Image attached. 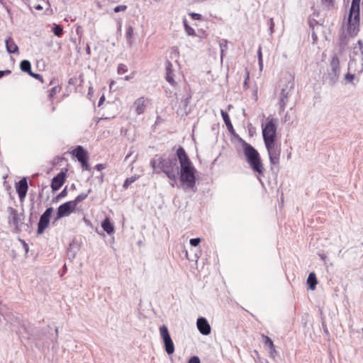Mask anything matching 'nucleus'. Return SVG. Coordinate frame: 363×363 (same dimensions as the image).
Wrapping results in <instances>:
<instances>
[{
    "instance_id": "obj_7",
    "label": "nucleus",
    "mask_w": 363,
    "mask_h": 363,
    "mask_svg": "<svg viewBox=\"0 0 363 363\" xmlns=\"http://www.w3.org/2000/svg\"><path fill=\"white\" fill-rule=\"evenodd\" d=\"M348 70L354 73H361L363 71V50H353L348 63Z\"/></svg>"
},
{
    "instance_id": "obj_34",
    "label": "nucleus",
    "mask_w": 363,
    "mask_h": 363,
    "mask_svg": "<svg viewBox=\"0 0 363 363\" xmlns=\"http://www.w3.org/2000/svg\"><path fill=\"white\" fill-rule=\"evenodd\" d=\"M60 91V88L57 86H54L52 88L50 93V98L52 99L58 91Z\"/></svg>"
},
{
    "instance_id": "obj_8",
    "label": "nucleus",
    "mask_w": 363,
    "mask_h": 363,
    "mask_svg": "<svg viewBox=\"0 0 363 363\" xmlns=\"http://www.w3.org/2000/svg\"><path fill=\"white\" fill-rule=\"evenodd\" d=\"M160 333L164 344L165 351L168 354H172L174 352V345L170 337L168 329L164 325L160 328Z\"/></svg>"
},
{
    "instance_id": "obj_13",
    "label": "nucleus",
    "mask_w": 363,
    "mask_h": 363,
    "mask_svg": "<svg viewBox=\"0 0 363 363\" xmlns=\"http://www.w3.org/2000/svg\"><path fill=\"white\" fill-rule=\"evenodd\" d=\"M16 189L20 200L21 201H23L26 196L28 189L26 179L23 178L22 179H21L19 182L16 184Z\"/></svg>"
},
{
    "instance_id": "obj_23",
    "label": "nucleus",
    "mask_w": 363,
    "mask_h": 363,
    "mask_svg": "<svg viewBox=\"0 0 363 363\" xmlns=\"http://www.w3.org/2000/svg\"><path fill=\"white\" fill-rule=\"evenodd\" d=\"M20 67L23 72H27L28 74L32 72L30 62L28 60H23L21 62Z\"/></svg>"
},
{
    "instance_id": "obj_32",
    "label": "nucleus",
    "mask_w": 363,
    "mask_h": 363,
    "mask_svg": "<svg viewBox=\"0 0 363 363\" xmlns=\"http://www.w3.org/2000/svg\"><path fill=\"white\" fill-rule=\"evenodd\" d=\"M30 7L36 11H42L43 9V6L41 4H35L30 2Z\"/></svg>"
},
{
    "instance_id": "obj_39",
    "label": "nucleus",
    "mask_w": 363,
    "mask_h": 363,
    "mask_svg": "<svg viewBox=\"0 0 363 363\" xmlns=\"http://www.w3.org/2000/svg\"><path fill=\"white\" fill-rule=\"evenodd\" d=\"M29 75H30V76H31V77H34V78H35V79H37L40 80L42 82H43V78H42L41 75H40V74H35V73H33V72H31L29 74Z\"/></svg>"
},
{
    "instance_id": "obj_47",
    "label": "nucleus",
    "mask_w": 363,
    "mask_h": 363,
    "mask_svg": "<svg viewBox=\"0 0 363 363\" xmlns=\"http://www.w3.org/2000/svg\"><path fill=\"white\" fill-rule=\"evenodd\" d=\"M105 168L104 165L102 164H99L96 166V169L98 170V171H101L102 169H104Z\"/></svg>"
},
{
    "instance_id": "obj_31",
    "label": "nucleus",
    "mask_w": 363,
    "mask_h": 363,
    "mask_svg": "<svg viewBox=\"0 0 363 363\" xmlns=\"http://www.w3.org/2000/svg\"><path fill=\"white\" fill-rule=\"evenodd\" d=\"M184 26L185 30L189 35H195V30L191 27H190L186 23H184Z\"/></svg>"
},
{
    "instance_id": "obj_10",
    "label": "nucleus",
    "mask_w": 363,
    "mask_h": 363,
    "mask_svg": "<svg viewBox=\"0 0 363 363\" xmlns=\"http://www.w3.org/2000/svg\"><path fill=\"white\" fill-rule=\"evenodd\" d=\"M330 67V72H329V76L333 82H335L340 74V61L336 55L332 57Z\"/></svg>"
},
{
    "instance_id": "obj_35",
    "label": "nucleus",
    "mask_w": 363,
    "mask_h": 363,
    "mask_svg": "<svg viewBox=\"0 0 363 363\" xmlns=\"http://www.w3.org/2000/svg\"><path fill=\"white\" fill-rule=\"evenodd\" d=\"M52 208L50 207V208H48L46 209V211L43 213V216L46 217V218H50V217L52 215Z\"/></svg>"
},
{
    "instance_id": "obj_40",
    "label": "nucleus",
    "mask_w": 363,
    "mask_h": 363,
    "mask_svg": "<svg viewBox=\"0 0 363 363\" xmlns=\"http://www.w3.org/2000/svg\"><path fill=\"white\" fill-rule=\"evenodd\" d=\"M189 363H200V359L197 356H194L190 358Z\"/></svg>"
},
{
    "instance_id": "obj_59",
    "label": "nucleus",
    "mask_w": 363,
    "mask_h": 363,
    "mask_svg": "<svg viewBox=\"0 0 363 363\" xmlns=\"http://www.w3.org/2000/svg\"><path fill=\"white\" fill-rule=\"evenodd\" d=\"M313 38L315 39V35L314 34H313Z\"/></svg>"
},
{
    "instance_id": "obj_38",
    "label": "nucleus",
    "mask_w": 363,
    "mask_h": 363,
    "mask_svg": "<svg viewBox=\"0 0 363 363\" xmlns=\"http://www.w3.org/2000/svg\"><path fill=\"white\" fill-rule=\"evenodd\" d=\"M354 74H352V73H350L348 72L346 76H345V79L346 80H348L349 82H352V80L354 79Z\"/></svg>"
},
{
    "instance_id": "obj_46",
    "label": "nucleus",
    "mask_w": 363,
    "mask_h": 363,
    "mask_svg": "<svg viewBox=\"0 0 363 363\" xmlns=\"http://www.w3.org/2000/svg\"><path fill=\"white\" fill-rule=\"evenodd\" d=\"M67 195V189L66 188L65 189H63L60 193V194L58 195V197H63V196H65Z\"/></svg>"
},
{
    "instance_id": "obj_37",
    "label": "nucleus",
    "mask_w": 363,
    "mask_h": 363,
    "mask_svg": "<svg viewBox=\"0 0 363 363\" xmlns=\"http://www.w3.org/2000/svg\"><path fill=\"white\" fill-rule=\"evenodd\" d=\"M189 16L194 20H201V15L199 13H189Z\"/></svg>"
},
{
    "instance_id": "obj_24",
    "label": "nucleus",
    "mask_w": 363,
    "mask_h": 363,
    "mask_svg": "<svg viewBox=\"0 0 363 363\" xmlns=\"http://www.w3.org/2000/svg\"><path fill=\"white\" fill-rule=\"evenodd\" d=\"M91 191V189H89L87 193H82V194H80L79 195H78L74 200L73 201H71L72 202H73L74 203V206H77V205L84 201L89 195V194H90Z\"/></svg>"
},
{
    "instance_id": "obj_4",
    "label": "nucleus",
    "mask_w": 363,
    "mask_h": 363,
    "mask_svg": "<svg viewBox=\"0 0 363 363\" xmlns=\"http://www.w3.org/2000/svg\"><path fill=\"white\" fill-rule=\"evenodd\" d=\"M360 1L361 0H352L347 18V32L351 36H354L359 30Z\"/></svg>"
},
{
    "instance_id": "obj_52",
    "label": "nucleus",
    "mask_w": 363,
    "mask_h": 363,
    "mask_svg": "<svg viewBox=\"0 0 363 363\" xmlns=\"http://www.w3.org/2000/svg\"><path fill=\"white\" fill-rule=\"evenodd\" d=\"M86 51L87 54H90V47H89V45L86 46Z\"/></svg>"
},
{
    "instance_id": "obj_26",
    "label": "nucleus",
    "mask_w": 363,
    "mask_h": 363,
    "mask_svg": "<svg viewBox=\"0 0 363 363\" xmlns=\"http://www.w3.org/2000/svg\"><path fill=\"white\" fill-rule=\"evenodd\" d=\"M227 44H228V41L226 40H222L219 43L220 48L221 60H223L224 52L227 49Z\"/></svg>"
},
{
    "instance_id": "obj_57",
    "label": "nucleus",
    "mask_w": 363,
    "mask_h": 363,
    "mask_svg": "<svg viewBox=\"0 0 363 363\" xmlns=\"http://www.w3.org/2000/svg\"><path fill=\"white\" fill-rule=\"evenodd\" d=\"M42 3H43V4H45V5L47 4V3H46L45 1H42Z\"/></svg>"
},
{
    "instance_id": "obj_2",
    "label": "nucleus",
    "mask_w": 363,
    "mask_h": 363,
    "mask_svg": "<svg viewBox=\"0 0 363 363\" xmlns=\"http://www.w3.org/2000/svg\"><path fill=\"white\" fill-rule=\"evenodd\" d=\"M155 173L164 172L171 180L175 182L179 175V167L175 158L155 157L150 161Z\"/></svg>"
},
{
    "instance_id": "obj_56",
    "label": "nucleus",
    "mask_w": 363,
    "mask_h": 363,
    "mask_svg": "<svg viewBox=\"0 0 363 363\" xmlns=\"http://www.w3.org/2000/svg\"><path fill=\"white\" fill-rule=\"evenodd\" d=\"M103 100H104V97H101V98L100 99V101H99V105H100V104H101V103L103 101Z\"/></svg>"
},
{
    "instance_id": "obj_17",
    "label": "nucleus",
    "mask_w": 363,
    "mask_h": 363,
    "mask_svg": "<svg viewBox=\"0 0 363 363\" xmlns=\"http://www.w3.org/2000/svg\"><path fill=\"white\" fill-rule=\"evenodd\" d=\"M74 155L80 163H84V160H88L87 152L82 147L78 146L73 150Z\"/></svg>"
},
{
    "instance_id": "obj_1",
    "label": "nucleus",
    "mask_w": 363,
    "mask_h": 363,
    "mask_svg": "<svg viewBox=\"0 0 363 363\" xmlns=\"http://www.w3.org/2000/svg\"><path fill=\"white\" fill-rule=\"evenodd\" d=\"M177 156L180 164L179 171L180 184L184 190H191L195 192L196 188V169L189 160L185 150L180 147L177 151Z\"/></svg>"
},
{
    "instance_id": "obj_50",
    "label": "nucleus",
    "mask_w": 363,
    "mask_h": 363,
    "mask_svg": "<svg viewBox=\"0 0 363 363\" xmlns=\"http://www.w3.org/2000/svg\"><path fill=\"white\" fill-rule=\"evenodd\" d=\"M319 256H320V259L322 260H325V259H326V255H324V254H319Z\"/></svg>"
},
{
    "instance_id": "obj_15",
    "label": "nucleus",
    "mask_w": 363,
    "mask_h": 363,
    "mask_svg": "<svg viewBox=\"0 0 363 363\" xmlns=\"http://www.w3.org/2000/svg\"><path fill=\"white\" fill-rule=\"evenodd\" d=\"M199 331L204 335L211 333V326L205 318H199L196 322Z\"/></svg>"
},
{
    "instance_id": "obj_58",
    "label": "nucleus",
    "mask_w": 363,
    "mask_h": 363,
    "mask_svg": "<svg viewBox=\"0 0 363 363\" xmlns=\"http://www.w3.org/2000/svg\"><path fill=\"white\" fill-rule=\"evenodd\" d=\"M55 333H58V328H56L55 329Z\"/></svg>"
},
{
    "instance_id": "obj_48",
    "label": "nucleus",
    "mask_w": 363,
    "mask_h": 363,
    "mask_svg": "<svg viewBox=\"0 0 363 363\" xmlns=\"http://www.w3.org/2000/svg\"><path fill=\"white\" fill-rule=\"evenodd\" d=\"M249 80V73L247 72V76H246V78L245 79V82H244V86H247V81Z\"/></svg>"
},
{
    "instance_id": "obj_12",
    "label": "nucleus",
    "mask_w": 363,
    "mask_h": 363,
    "mask_svg": "<svg viewBox=\"0 0 363 363\" xmlns=\"http://www.w3.org/2000/svg\"><path fill=\"white\" fill-rule=\"evenodd\" d=\"M149 101L148 98L141 96L134 101L133 108L138 115H140L145 112Z\"/></svg>"
},
{
    "instance_id": "obj_55",
    "label": "nucleus",
    "mask_w": 363,
    "mask_h": 363,
    "mask_svg": "<svg viewBox=\"0 0 363 363\" xmlns=\"http://www.w3.org/2000/svg\"><path fill=\"white\" fill-rule=\"evenodd\" d=\"M115 84V82L114 81H111V83H110V88L111 89L113 85Z\"/></svg>"
},
{
    "instance_id": "obj_16",
    "label": "nucleus",
    "mask_w": 363,
    "mask_h": 363,
    "mask_svg": "<svg viewBox=\"0 0 363 363\" xmlns=\"http://www.w3.org/2000/svg\"><path fill=\"white\" fill-rule=\"evenodd\" d=\"M65 181V174L61 172L52 179L51 188L53 191H57Z\"/></svg>"
},
{
    "instance_id": "obj_41",
    "label": "nucleus",
    "mask_w": 363,
    "mask_h": 363,
    "mask_svg": "<svg viewBox=\"0 0 363 363\" xmlns=\"http://www.w3.org/2000/svg\"><path fill=\"white\" fill-rule=\"evenodd\" d=\"M269 350H270V351H269L270 356L273 358L275 357V356L277 354V352L275 350L274 346L272 348H269Z\"/></svg>"
},
{
    "instance_id": "obj_27",
    "label": "nucleus",
    "mask_w": 363,
    "mask_h": 363,
    "mask_svg": "<svg viewBox=\"0 0 363 363\" xmlns=\"http://www.w3.org/2000/svg\"><path fill=\"white\" fill-rule=\"evenodd\" d=\"M52 32L54 33V34L55 35L60 37V36H61L62 35L63 29H62V28L60 25H55L52 28Z\"/></svg>"
},
{
    "instance_id": "obj_43",
    "label": "nucleus",
    "mask_w": 363,
    "mask_h": 363,
    "mask_svg": "<svg viewBox=\"0 0 363 363\" xmlns=\"http://www.w3.org/2000/svg\"><path fill=\"white\" fill-rule=\"evenodd\" d=\"M257 57H258V61L262 60V51H261V48H259V49L257 50Z\"/></svg>"
},
{
    "instance_id": "obj_36",
    "label": "nucleus",
    "mask_w": 363,
    "mask_h": 363,
    "mask_svg": "<svg viewBox=\"0 0 363 363\" xmlns=\"http://www.w3.org/2000/svg\"><path fill=\"white\" fill-rule=\"evenodd\" d=\"M127 9V6H125V5H120V6H118L116 7H115L114 9V11L116 13H118V12H120V11H125Z\"/></svg>"
},
{
    "instance_id": "obj_28",
    "label": "nucleus",
    "mask_w": 363,
    "mask_h": 363,
    "mask_svg": "<svg viewBox=\"0 0 363 363\" xmlns=\"http://www.w3.org/2000/svg\"><path fill=\"white\" fill-rule=\"evenodd\" d=\"M137 179V177H129V178H127L123 185V188L125 189H127L128 186L133 183L135 180Z\"/></svg>"
},
{
    "instance_id": "obj_29",
    "label": "nucleus",
    "mask_w": 363,
    "mask_h": 363,
    "mask_svg": "<svg viewBox=\"0 0 363 363\" xmlns=\"http://www.w3.org/2000/svg\"><path fill=\"white\" fill-rule=\"evenodd\" d=\"M262 338L264 340L265 345H267L269 348H272L274 346L273 341L268 336L263 335Z\"/></svg>"
},
{
    "instance_id": "obj_14",
    "label": "nucleus",
    "mask_w": 363,
    "mask_h": 363,
    "mask_svg": "<svg viewBox=\"0 0 363 363\" xmlns=\"http://www.w3.org/2000/svg\"><path fill=\"white\" fill-rule=\"evenodd\" d=\"M175 72L176 70L173 67V65L171 64V62L169 61L167 62L165 79L172 86H175L177 84L175 81Z\"/></svg>"
},
{
    "instance_id": "obj_49",
    "label": "nucleus",
    "mask_w": 363,
    "mask_h": 363,
    "mask_svg": "<svg viewBox=\"0 0 363 363\" xmlns=\"http://www.w3.org/2000/svg\"><path fill=\"white\" fill-rule=\"evenodd\" d=\"M259 69L262 70L263 67V60L262 61H258Z\"/></svg>"
},
{
    "instance_id": "obj_11",
    "label": "nucleus",
    "mask_w": 363,
    "mask_h": 363,
    "mask_svg": "<svg viewBox=\"0 0 363 363\" xmlns=\"http://www.w3.org/2000/svg\"><path fill=\"white\" fill-rule=\"evenodd\" d=\"M75 208L74 203L71 201L60 205L57 208V219L68 216L74 211Z\"/></svg>"
},
{
    "instance_id": "obj_6",
    "label": "nucleus",
    "mask_w": 363,
    "mask_h": 363,
    "mask_svg": "<svg viewBox=\"0 0 363 363\" xmlns=\"http://www.w3.org/2000/svg\"><path fill=\"white\" fill-rule=\"evenodd\" d=\"M276 133V121L274 118H267L265 125H262V135L264 144L275 143Z\"/></svg>"
},
{
    "instance_id": "obj_25",
    "label": "nucleus",
    "mask_w": 363,
    "mask_h": 363,
    "mask_svg": "<svg viewBox=\"0 0 363 363\" xmlns=\"http://www.w3.org/2000/svg\"><path fill=\"white\" fill-rule=\"evenodd\" d=\"M126 38L128 44L130 45L132 44V37L133 35V28L130 26L126 30Z\"/></svg>"
},
{
    "instance_id": "obj_22",
    "label": "nucleus",
    "mask_w": 363,
    "mask_h": 363,
    "mask_svg": "<svg viewBox=\"0 0 363 363\" xmlns=\"http://www.w3.org/2000/svg\"><path fill=\"white\" fill-rule=\"evenodd\" d=\"M220 114H221L222 118H223V121H224V122H225V125L227 126V128L230 131L233 130V125H232V123L230 122V120L228 114L225 111H224L223 110L220 111Z\"/></svg>"
},
{
    "instance_id": "obj_19",
    "label": "nucleus",
    "mask_w": 363,
    "mask_h": 363,
    "mask_svg": "<svg viewBox=\"0 0 363 363\" xmlns=\"http://www.w3.org/2000/svg\"><path fill=\"white\" fill-rule=\"evenodd\" d=\"M50 223V218L43 216V215L40 218V220L38 226V233L42 234L45 228L48 226Z\"/></svg>"
},
{
    "instance_id": "obj_9",
    "label": "nucleus",
    "mask_w": 363,
    "mask_h": 363,
    "mask_svg": "<svg viewBox=\"0 0 363 363\" xmlns=\"http://www.w3.org/2000/svg\"><path fill=\"white\" fill-rule=\"evenodd\" d=\"M268 152L269 161L272 164L277 165L279 163V157L281 154L280 145L276 143L265 144Z\"/></svg>"
},
{
    "instance_id": "obj_54",
    "label": "nucleus",
    "mask_w": 363,
    "mask_h": 363,
    "mask_svg": "<svg viewBox=\"0 0 363 363\" xmlns=\"http://www.w3.org/2000/svg\"><path fill=\"white\" fill-rule=\"evenodd\" d=\"M130 79H131V77H130V76H125V78H124V79H125V81H128V80H130Z\"/></svg>"
},
{
    "instance_id": "obj_53",
    "label": "nucleus",
    "mask_w": 363,
    "mask_h": 363,
    "mask_svg": "<svg viewBox=\"0 0 363 363\" xmlns=\"http://www.w3.org/2000/svg\"><path fill=\"white\" fill-rule=\"evenodd\" d=\"M172 50L174 51L175 55H178V50L177 48H173Z\"/></svg>"
},
{
    "instance_id": "obj_30",
    "label": "nucleus",
    "mask_w": 363,
    "mask_h": 363,
    "mask_svg": "<svg viewBox=\"0 0 363 363\" xmlns=\"http://www.w3.org/2000/svg\"><path fill=\"white\" fill-rule=\"evenodd\" d=\"M128 71L126 66L123 64H120L118 66L117 72L119 74L125 73Z\"/></svg>"
},
{
    "instance_id": "obj_44",
    "label": "nucleus",
    "mask_w": 363,
    "mask_h": 363,
    "mask_svg": "<svg viewBox=\"0 0 363 363\" xmlns=\"http://www.w3.org/2000/svg\"><path fill=\"white\" fill-rule=\"evenodd\" d=\"M11 73L10 70H4V71H0V78L3 77L6 74H9Z\"/></svg>"
},
{
    "instance_id": "obj_42",
    "label": "nucleus",
    "mask_w": 363,
    "mask_h": 363,
    "mask_svg": "<svg viewBox=\"0 0 363 363\" xmlns=\"http://www.w3.org/2000/svg\"><path fill=\"white\" fill-rule=\"evenodd\" d=\"M358 45H359V48L355 47V48H354L353 50H356V51H357V50H362V49H363V43H362V41H361V40H359V41H358Z\"/></svg>"
},
{
    "instance_id": "obj_3",
    "label": "nucleus",
    "mask_w": 363,
    "mask_h": 363,
    "mask_svg": "<svg viewBox=\"0 0 363 363\" xmlns=\"http://www.w3.org/2000/svg\"><path fill=\"white\" fill-rule=\"evenodd\" d=\"M242 147L246 160L250 167L259 175L264 172V167L262 163L259 152L250 144L243 142Z\"/></svg>"
},
{
    "instance_id": "obj_33",
    "label": "nucleus",
    "mask_w": 363,
    "mask_h": 363,
    "mask_svg": "<svg viewBox=\"0 0 363 363\" xmlns=\"http://www.w3.org/2000/svg\"><path fill=\"white\" fill-rule=\"evenodd\" d=\"M190 245L193 247L197 246L201 242L200 238H192L189 241Z\"/></svg>"
},
{
    "instance_id": "obj_5",
    "label": "nucleus",
    "mask_w": 363,
    "mask_h": 363,
    "mask_svg": "<svg viewBox=\"0 0 363 363\" xmlns=\"http://www.w3.org/2000/svg\"><path fill=\"white\" fill-rule=\"evenodd\" d=\"M281 91L279 94L278 99V106L281 111H283L285 109L286 104L289 101V98L291 94V91L294 88V81L291 76L285 78L281 81Z\"/></svg>"
},
{
    "instance_id": "obj_21",
    "label": "nucleus",
    "mask_w": 363,
    "mask_h": 363,
    "mask_svg": "<svg viewBox=\"0 0 363 363\" xmlns=\"http://www.w3.org/2000/svg\"><path fill=\"white\" fill-rule=\"evenodd\" d=\"M317 283H318V281H317V279H316L315 273H313V272L310 273L308 275V277L307 279V284H308L309 288L311 290H314L315 289V286H316Z\"/></svg>"
},
{
    "instance_id": "obj_45",
    "label": "nucleus",
    "mask_w": 363,
    "mask_h": 363,
    "mask_svg": "<svg viewBox=\"0 0 363 363\" xmlns=\"http://www.w3.org/2000/svg\"><path fill=\"white\" fill-rule=\"evenodd\" d=\"M82 167L86 169V170H89V165L87 162V160H84V163H81Z\"/></svg>"
},
{
    "instance_id": "obj_18",
    "label": "nucleus",
    "mask_w": 363,
    "mask_h": 363,
    "mask_svg": "<svg viewBox=\"0 0 363 363\" xmlns=\"http://www.w3.org/2000/svg\"><path fill=\"white\" fill-rule=\"evenodd\" d=\"M5 43L8 52L13 54L18 53V47L11 37L5 40Z\"/></svg>"
},
{
    "instance_id": "obj_20",
    "label": "nucleus",
    "mask_w": 363,
    "mask_h": 363,
    "mask_svg": "<svg viewBox=\"0 0 363 363\" xmlns=\"http://www.w3.org/2000/svg\"><path fill=\"white\" fill-rule=\"evenodd\" d=\"M101 226L104 231L108 234H112L114 231L113 224L111 223L109 218H106L102 223Z\"/></svg>"
},
{
    "instance_id": "obj_51",
    "label": "nucleus",
    "mask_w": 363,
    "mask_h": 363,
    "mask_svg": "<svg viewBox=\"0 0 363 363\" xmlns=\"http://www.w3.org/2000/svg\"><path fill=\"white\" fill-rule=\"evenodd\" d=\"M273 28H274V23L272 21V19H271L270 30L272 33L273 32Z\"/></svg>"
}]
</instances>
